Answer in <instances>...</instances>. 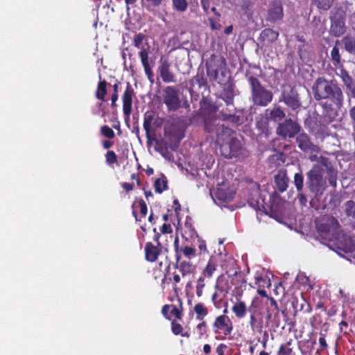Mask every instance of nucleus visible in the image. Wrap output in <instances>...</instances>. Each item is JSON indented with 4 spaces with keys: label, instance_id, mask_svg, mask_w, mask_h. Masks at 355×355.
I'll return each instance as SVG.
<instances>
[{
    "label": "nucleus",
    "instance_id": "obj_1",
    "mask_svg": "<svg viewBox=\"0 0 355 355\" xmlns=\"http://www.w3.org/2000/svg\"><path fill=\"white\" fill-rule=\"evenodd\" d=\"M314 98L319 101L329 99L321 106L324 112L329 116H336L343 105L344 96L341 88L334 80H327L324 77L318 78L312 86Z\"/></svg>",
    "mask_w": 355,
    "mask_h": 355
},
{
    "label": "nucleus",
    "instance_id": "obj_2",
    "mask_svg": "<svg viewBox=\"0 0 355 355\" xmlns=\"http://www.w3.org/2000/svg\"><path fill=\"white\" fill-rule=\"evenodd\" d=\"M251 89V98L253 103L257 106L266 107L273 99V94L270 90L261 85L257 78L248 70L245 74Z\"/></svg>",
    "mask_w": 355,
    "mask_h": 355
},
{
    "label": "nucleus",
    "instance_id": "obj_3",
    "mask_svg": "<svg viewBox=\"0 0 355 355\" xmlns=\"http://www.w3.org/2000/svg\"><path fill=\"white\" fill-rule=\"evenodd\" d=\"M317 231L322 239L334 241L338 237L340 225L338 220L331 216H323L315 221Z\"/></svg>",
    "mask_w": 355,
    "mask_h": 355
},
{
    "label": "nucleus",
    "instance_id": "obj_4",
    "mask_svg": "<svg viewBox=\"0 0 355 355\" xmlns=\"http://www.w3.org/2000/svg\"><path fill=\"white\" fill-rule=\"evenodd\" d=\"M229 135H224L221 138V142L216 144L219 146L220 153L223 157L227 159L236 157L241 154L242 144L241 141L235 136V132L231 129Z\"/></svg>",
    "mask_w": 355,
    "mask_h": 355
},
{
    "label": "nucleus",
    "instance_id": "obj_5",
    "mask_svg": "<svg viewBox=\"0 0 355 355\" xmlns=\"http://www.w3.org/2000/svg\"><path fill=\"white\" fill-rule=\"evenodd\" d=\"M306 176L309 190L316 196H322L326 189V181L323 179L322 168L314 164L307 172Z\"/></svg>",
    "mask_w": 355,
    "mask_h": 355
},
{
    "label": "nucleus",
    "instance_id": "obj_6",
    "mask_svg": "<svg viewBox=\"0 0 355 355\" xmlns=\"http://www.w3.org/2000/svg\"><path fill=\"white\" fill-rule=\"evenodd\" d=\"M204 130L212 138L216 139V143L221 142V138L228 132H231V128L220 123V120L216 116H207L204 120Z\"/></svg>",
    "mask_w": 355,
    "mask_h": 355
},
{
    "label": "nucleus",
    "instance_id": "obj_7",
    "mask_svg": "<svg viewBox=\"0 0 355 355\" xmlns=\"http://www.w3.org/2000/svg\"><path fill=\"white\" fill-rule=\"evenodd\" d=\"M279 101H283L287 107L297 112L302 107L300 94L295 87L283 86Z\"/></svg>",
    "mask_w": 355,
    "mask_h": 355
},
{
    "label": "nucleus",
    "instance_id": "obj_8",
    "mask_svg": "<svg viewBox=\"0 0 355 355\" xmlns=\"http://www.w3.org/2000/svg\"><path fill=\"white\" fill-rule=\"evenodd\" d=\"M162 101L168 112H175L181 107L178 89L174 86H166L162 92Z\"/></svg>",
    "mask_w": 355,
    "mask_h": 355
},
{
    "label": "nucleus",
    "instance_id": "obj_9",
    "mask_svg": "<svg viewBox=\"0 0 355 355\" xmlns=\"http://www.w3.org/2000/svg\"><path fill=\"white\" fill-rule=\"evenodd\" d=\"M345 12L342 9H338L332 14L330 17L331 26L329 30L332 36L338 37L345 33Z\"/></svg>",
    "mask_w": 355,
    "mask_h": 355
},
{
    "label": "nucleus",
    "instance_id": "obj_10",
    "mask_svg": "<svg viewBox=\"0 0 355 355\" xmlns=\"http://www.w3.org/2000/svg\"><path fill=\"white\" fill-rule=\"evenodd\" d=\"M301 130L300 125L291 119H286L282 123H279L276 132L284 138H293L297 135Z\"/></svg>",
    "mask_w": 355,
    "mask_h": 355
},
{
    "label": "nucleus",
    "instance_id": "obj_11",
    "mask_svg": "<svg viewBox=\"0 0 355 355\" xmlns=\"http://www.w3.org/2000/svg\"><path fill=\"white\" fill-rule=\"evenodd\" d=\"M215 334H223L225 337L230 336L234 329L232 321L226 315H220L215 318L212 324Z\"/></svg>",
    "mask_w": 355,
    "mask_h": 355
},
{
    "label": "nucleus",
    "instance_id": "obj_12",
    "mask_svg": "<svg viewBox=\"0 0 355 355\" xmlns=\"http://www.w3.org/2000/svg\"><path fill=\"white\" fill-rule=\"evenodd\" d=\"M225 65V60L223 57L217 58L215 55H211L209 60L206 62L207 75L211 81H215L218 77V64Z\"/></svg>",
    "mask_w": 355,
    "mask_h": 355
},
{
    "label": "nucleus",
    "instance_id": "obj_13",
    "mask_svg": "<svg viewBox=\"0 0 355 355\" xmlns=\"http://www.w3.org/2000/svg\"><path fill=\"white\" fill-rule=\"evenodd\" d=\"M135 95L134 89L130 83H127L125 89L122 96L123 112L125 120L128 121L132 113V98Z\"/></svg>",
    "mask_w": 355,
    "mask_h": 355
},
{
    "label": "nucleus",
    "instance_id": "obj_14",
    "mask_svg": "<svg viewBox=\"0 0 355 355\" xmlns=\"http://www.w3.org/2000/svg\"><path fill=\"white\" fill-rule=\"evenodd\" d=\"M297 147L304 153H319L320 150L318 145H315L306 133H299L295 139Z\"/></svg>",
    "mask_w": 355,
    "mask_h": 355
},
{
    "label": "nucleus",
    "instance_id": "obj_15",
    "mask_svg": "<svg viewBox=\"0 0 355 355\" xmlns=\"http://www.w3.org/2000/svg\"><path fill=\"white\" fill-rule=\"evenodd\" d=\"M256 189L248 199V204L250 207H252L257 211H261L266 214H268L269 209H270L268 205L264 202L263 199L260 198L259 186L256 184Z\"/></svg>",
    "mask_w": 355,
    "mask_h": 355
},
{
    "label": "nucleus",
    "instance_id": "obj_16",
    "mask_svg": "<svg viewBox=\"0 0 355 355\" xmlns=\"http://www.w3.org/2000/svg\"><path fill=\"white\" fill-rule=\"evenodd\" d=\"M284 17V9L282 2L279 0L273 1L269 6L266 20L275 23L281 21Z\"/></svg>",
    "mask_w": 355,
    "mask_h": 355
},
{
    "label": "nucleus",
    "instance_id": "obj_17",
    "mask_svg": "<svg viewBox=\"0 0 355 355\" xmlns=\"http://www.w3.org/2000/svg\"><path fill=\"white\" fill-rule=\"evenodd\" d=\"M157 71L162 81L166 83H175V75L171 69V64L166 59L162 58L159 60Z\"/></svg>",
    "mask_w": 355,
    "mask_h": 355
},
{
    "label": "nucleus",
    "instance_id": "obj_18",
    "mask_svg": "<svg viewBox=\"0 0 355 355\" xmlns=\"http://www.w3.org/2000/svg\"><path fill=\"white\" fill-rule=\"evenodd\" d=\"M207 88V81L205 77L204 72H198L189 81V92L191 96L194 94L198 95L202 89Z\"/></svg>",
    "mask_w": 355,
    "mask_h": 355
},
{
    "label": "nucleus",
    "instance_id": "obj_19",
    "mask_svg": "<svg viewBox=\"0 0 355 355\" xmlns=\"http://www.w3.org/2000/svg\"><path fill=\"white\" fill-rule=\"evenodd\" d=\"M174 267L178 270L182 277L193 275L196 270L195 266L190 261L181 260L178 255Z\"/></svg>",
    "mask_w": 355,
    "mask_h": 355
},
{
    "label": "nucleus",
    "instance_id": "obj_20",
    "mask_svg": "<svg viewBox=\"0 0 355 355\" xmlns=\"http://www.w3.org/2000/svg\"><path fill=\"white\" fill-rule=\"evenodd\" d=\"M174 250H175V257L177 259V255L180 257V259H182V256L183 255L186 258L191 259L196 256V250L194 248L185 245V246H180L179 245V239L176 237L174 241Z\"/></svg>",
    "mask_w": 355,
    "mask_h": 355
},
{
    "label": "nucleus",
    "instance_id": "obj_21",
    "mask_svg": "<svg viewBox=\"0 0 355 355\" xmlns=\"http://www.w3.org/2000/svg\"><path fill=\"white\" fill-rule=\"evenodd\" d=\"M163 247L153 245L151 242H147L144 247L145 259L149 262H155L161 254Z\"/></svg>",
    "mask_w": 355,
    "mask_h": 355
},
{
    "label": "nucleus",
    "instance_id": "obj_22",
    "mask_svg": "<svg viewBox=\"0 0 355 355\" xmlns=\"http://www.w3.org/2000/svg\"><path fill=\"white\" fill-rule=\"evenodd\" d=\"M139 56L141 59V64L144 67L146 75L148 77L149 81L153 83H154V73L151 67L148 62V51L146 49H142L139 52Z\"/></svg>",
    "mask_w": 355,
    "mask_h": 355
},
{
    "label": "nucleus",
    "instance_id": "obj_23",
    "mask_svg": "<svg viewBox=\"0 0 355 355\" xmlns=\"http://www.w3.org/2000/svg\"><path fill=\"white\" fill-rule=\"evenodd\" d=\"M286 116V114L279 106H275L272 109L265 110V117L267 121L277 122L282 121Z\"/></svg>",
    "mask_w": 355,
    "mask_h": 355
},
{
    "label": "nucleus",
    "instance_id": "obj_24",
    "mask_svg": "<svg viewBox=\"0 0 355 355\" xmlns=\"http://www.w3.org/2000/svg\"><path fill=\"white\" fill-rule=\"evenodd\" d=\"M279 37V32L273 30L272 28H265L263 29L260 35L259 40L260 42L264 44L269 45L275 42Z\"/></svg>",
    "mask_w": 355,
    "mask_h": 355
},
{
    "label": "nucleus",
    "instance_id": "obj_25",
    "mask_svg": "<svg viewBox=\"0 0 355 355\" xmlns=\"http://www.w3.org/2000/svg\"><path fill=\"white\" fill-rule=\"evenodd\" d=\"M338 236H339L338 234ZM335 240L337 241L336 244L340 250L345 253L352 252L355 250V245L351 239L342 236L341 237H337Z\"/></svg>",
    "mask_w": 355,
    "mask_h": 355
},
{
    "label": "nucleus",
    "instance_id": "obj_26",
    "mask_svg": "<svg viewBox=\"0 0 355 355\" xmlns=\"http://www.w3.org/2000/svg\"><path fill=\"white\" fill-rule=\"evenodd\" d=\"M288 182L286 171H279L275 175V187L280 193H283L287 189Z\"/></svg>",
    "mask_w": 355,
    "mask_h": 355
},
{
    "label": "nucleus",
    "instance_id": "obj_27",
    "mask_svg": "<svg viewBox=\"0 0 355 355\" xmlns=\"http://www.w3.org/2000/svg\"><path fill=\"white\" fill-rule=\"evenodd\" d=\"M248 311L250 313L249 324L251 329L254 331L257 328L261 329L262 326L261 322L258 321L257 315L260 314L258 313L257 306L254 301H252L251 304L248 307Z\"/></svg>",
    "mask_w": 355,
    "mask_h": 355
},
{
    "label": "nucleus",
    "instance_id": "obj_28",
    "mask_svg": "<svg viewBox=\"0 0 355 355\" xmlns=\"http://www.w3.org/2000/svg\"><path fill=\"white\" fill-rule=\"evenodd\" d=\"M232 311L234 313L236 318L242 319L246 316L248 311V307H247L244 301L241 299H237L232 307Z\"/></svg>",
    "mask_w": 355,
    "mask_h": 355
},
{
    "label": "nucleus",
    "instance_id": "obj_29",
    "mask_svg": "<svg viewBox=\"0 0 355 355\" xmlns=\"http://www.w3.org/2000/svg\"><path fill=\"white\" fill-rule=\"evenodd\" d=\"M222 281V276L217 279L216 284L215 285L216 291L211 295V302L216 307H218L220 302L222 301V298L218 299L219 293H224V295L227 293V290L225 289L224 287L220 285Z\"/></svg>",
    "mask_w": 355,
    "mask_h": 355
},
{
    "label": "nucleus",
    "instance_id": "obj_30",
    "mask_svg": "<svg viewBox=\"0 0 355 355\" xmlns=\"http://www.w3.org/2000/svg\"><path fill=\"white\" fill-rule=\"evenodd\" d=\"M340 44V42L339 40H336L330 54L331 61L336 68H340L343 66L338 46Z\"/></svg>",
    "mask_w": 355,
    "mask_h": 355
},
{
    "label": "nucleus",
    "instance_id": "obj_31",
    "mask_svg": "<svg viewBox=\"0 0 355 355\" xmlns=\"http://www.w3.org/2000/svg\"><path fill=\"white\" fill-rule=\"evenodd\" d=\"M155 119V113L153 111H147L144 115V129L148 141L152 139L150 137L151 125Z\"/></svg>",
    "mask_w": 355,
    "mask_h": 355
},
{
    "label": "nucleus",
    "instance_id": "obj_32",
    "mask_svg": "<svg viewBox=\"0 0 355 355\" xmlns=\"http://www.w3.org/2000/svg\"><path fill=\"white\" fill-rule=\"evenodd\" d=\"M222 99L227 105H234V91L232 84L227 85L221 93Z\"/></svg>",
    "mask_w": 355,
    "mask_h": 355
},
{
    "label": "nucleus",
    "instance_id": "obj_33",
    "mask_svg": "<svg viewBox=\"0 0 355 355\" xmlns=\"http://www.w3.org/2000/svg\"><path fill=\"white\" fill-rule=\"evenodd\" d=\"M171 331L175 336H181L182 337L189 338L190 333L189 331H184L182 325L175 320H173L171 323Z\"/></svg>",
    "mask_w": 355,
    "mask_h": 355
},
{
    "label": "nucleus",
    "instance_id": "obj_34",
    "mask_svg": "<svg viewBox=\"0 0 355 355\" xmlns=\"http://www.w3.org/2000/svg\"><path fill=\"white\" fill-rule=\"evenodd\" d=\"M343 46L345 49L350 53H352L355 52V37H352L349 35H347L340 42Z\"/></svg>",
    "mask_w": 355,
    "mask_h": 355
},
{
    "label": "nucleus",
    "instance_id": "obj_35",
    "mask_svg": "<svg viewBox=\"0 0 355 355\" xmlns=\"http://www.w3.org/2000/svg\"><path fill=\"white\" fill-rule=\"evenodd\" d=\"M155 192L157 193H162L164 191L168 189V181L166 177L164 175H162V177L157 178L154 183Z\"/></svg>",
    "mask_w": 355,
    "mask_h": 355
},
{
    "label": "nucleus",
    "instance_id": "obj_36",
    "mask_svg": "<svg viewBox=\"0 0 355 355\" xmlns=\"http://www.w3.org/2000/svg\"><path fill=\"white\" fill-rule=\"evenodd\" d=\"M107 82L106 80H101L98 83L97 89L95 92L96 98L102 101H105V96L107 94Z\"/></svg>",
    "mask_w": 355,
    "mask_h": 355
},
{
    "label": "nucleus",
    "instance_id": "obj_37",
    "mask_svg": "<svg viewBox=\"0 0 355 355\" xmlns=\"http://www.w3.org/2000/svg\"><path fill=\"white\" fill-rule=\"evenodd\" d=\"M193 311L196 314V318L198 320H203L209 313L208 309L202 302L197 303L193 307Z\"/></svg>",
    "mask_w": 355,
    "mask_h": 355
},
{
    "label": "nucleus",
    "instance_id": "obj_38",
    "mask_svg": "<svg viewBox=\"0 0 355 355\" xmlns=\"http://www.w3.org/2000/svg\"><path fill=\"white\" fill-rule=\"evenodd\" d=\"M293 340L290 338L285 344H282L277 351V355H293V350L291 347Z\"/></svg>",
    "mask_w": 355,
    "mask_h": 355
},
{
    "label": "nucleus",
    "instance_id": "obj_39",
    "mask_svg": "<svg viewBox=\"0 0 355 355\" xmlns=\"http://www.w3.org/2000/svg\"><path fill=\"white\" fill-rule=\"evenodd\" d=\"M267 315H266V319L270 320L272 318V313H274L275 316L279 314V309L278 307V304L276 302V300L271 297L270 300V306L268 307L267 311Z\"/></svg>",
    "mask_w": 355,
    "mask_h": 355
},
{
    "label": "nucleus",
    "instance_id": "obj_40",
    "mask_svg": "<svg viewBox=\"0 0 355 355\" xmlns=\"http://www.w3.org/2000/svg\"><path fill=\"white\" fill-rule=\"evenodd\" d=\"M338 69L340 70V73H338V76L342 79L345 87L354 83L352 77L349 74L347 70L344 69L343 66Z\"/></svg>",
    "mask_w": 355,
    "mask_h": 355
},
{
    "label": "nucleus",
    "instance_id": "obj_41",
    "mask_svg": "<svg viewBox=\"0 0 355 355\" xmlns=\"http://www.w3.org/2000/svg\"><path fill=\"white\" fill-rule=\"evenodd\" d=\"M216 270V264L213 261H209L202 270L201 275H203V277L211 278L212 277Z\"/></svg>",
    "mask_w": 355,
    "mask_h": 355
},
{
    "label": "nucleus",
    "instance_id": "obj_42",
    "mask_svg": "<svg viewBox=\"0 0 355 355\" xmlns=\"http://www.w3.org/2000/svg\"><path fill=\"white\" fill-rule=\"evenodd\" d=\"M172 5L173 9L180 12L186 11L188 7L187 0H172Z\"/></svg>",
    "mask_w": 355,
    "mask_h": 355
},
{
    "label": "nucleus",
    "instance_id": "obj_43",
    "mask_svg": "<svg viewBox=\"0 0 355 355\" xmlns=\"http://www.w3.org/2000/svg\"><path fill=\"white\" fill-rule=\"evenodd\" d=\"M327 174H328V181H329L330 186L336 188L337 186V176H338L337 170H336L333 168H329L327 169Z\"/></svg>",
    "mask_w": 355,
    "mask_h": 355
},
{
    "label": "nucleus",
    "instance_id": "obj_44",
    "mask_svg": "<svg viewBox=\"0 0 355 355\" xmlns=\"http://www.w3.org/2000/svg\"><path fill=\"white\" fill-rule=\"evenodd\" d=\"M294 184L298 192H301L304 187V176L302 172L296 173L294 175Z\"/></svg>",
    "mask_w": 355,
    "mask_h": 355
},
{
    "label": "nucleus",
    "instance_id": "obj_45",
    "mask_svg": "<svg viewBox=\"0 0 355 355\" xmlns=\"http://www.w3.org/2000/svg\"><path fill=\"white\" fill-rule=\"evenodd\" d=\"M345 212L347 216L355 218V202L353 200L347 201L345 205Z\"/></svg>",
    "mask_w": 355,
    "mask_h": 355
},
{
    "label": "nucleus",
    "instance_id": "obj_46",
    "mask_svg": "<svg viewBox=\"0 0 355 355\" xmlns=\"http://www.w3.org/2000/svg\"><path fill=\"white\" fill-rule=\"evenodd\" d=\"M145 38H146V35L144 33H136L133 37L132 44L136 48L141 49V50L142 49H144L141 46V45H142V43H143L144 40H145Z\"/></svg>",
    "mask_w": 355,
    "mask_h": 355
},
{
    "label": "nucleus",
    "instance_id": "obj_47",
    "mask_svg": "<svg viewBox=\"0 0 355 355\" xmlns=\"http://www.w3.org/2000/svg\"><path fill=\"white\" fill-rule=\"evenodd\" d=\"M105 162L110 166L118 162L117 155L114 150H108L105 155Z\"/></svg>",
    "mask_w": 355,
    "mask_h": 355
},
{
    "label": "nucleus",
    "instance_id": "obj_48",
    "mask_svg": "<svg viewBox=\"0 0 355 355\" xmlns=\"http://www.w3.org/2000/svg\"><path fill=\"white\" fill-rule=\"evenodd\" d=\"M318 8L320 10H328L332 6L334 0H314Z\"/></svg>",
    "mask_w": 355,
    "mask_h": 355
},
{
    "label": "nucleus",
    "instance_id": "obj_49",
    "mask_svg": "<svg viewBox=\"0 0 355 355\" xmlns=\"http://www.w3.org/2000/svg\"><path fill=\"white\" fill-rule=\"evenodd\" d=\"M206 277H203V275H200L197 280L196 284V295L198 297H200L203 293V289L205 286V279Z\"/></svg>",
    "mask_w": 355,
    "mask_h": 355
},
{
    "label": "nucleus",
    "instance_id": "obj_50",
    "mask_svg": "<svg viewBox=\"0 0 355 355\" xmlns=\"http://www.w3.org/2000/svg\"><path fill=\"white\" fill-rule=\"evenodd\" d=\"M220 14L217 13V17L209 18V25L211 30L216 31L221 28V25L220 24Z\"/></svg>",
    "mask_w": 355,
    "mask_h": 355
},
{
    "label": "nucleus",
    "instance_id": "obj_51",
    "mask_svg": "<svg viewBox=\"0 0 355 355\" xmlns=\"http://www.w3.org/2000/svg\"><path fill=\"white\" fill-rule=\"evenodd\" d=\"M101 134L109 139H112L115 137L113 130L107 125H103L101 128Z\"/></svg>",
    "mask_w": 355,
    "mask_h": 355
},
{
    "label": "nucleus",
    "instance_id": "obj_52",
    "mask_svg": "<svg viewBox=\"0 0 355 355\" xmlns=\"http://www.w3.org/2000/svg\"><path fill=\"white\" fill-rule=\"evenodd\" d=\"M180 301V300H179ZM180 302V309H178L175 305L171 304L170 313L171 315H174L176 319L181 320L182 318V304Z\"/></svg>",
    "mask_w": 355,
    "mask_h": 355
},
{
    "label": "nucleus",
    "instance_id": "obj_53",
    "mask_svg": "<svg viewBox=\"0 0 355 355\" xmlns=\"http://www.w3.org/2000/svg\"><path fill=\"white\" fill-rule=\"evenodd\" d=\"M223 117L225 120L229 121L236 125H240L242 123L241 116L234 114H223Z\"/></svg>",
    "mask_w": 355,
    "mask_h": 355
},
{
    "label": "nucleus",
    "instance_id": "obj_54",
    "mask_svg": "<svg viewBox=\"0 0 355 355\" xmlns=\"http://www.w3.org/2000/svg\"><path fill=\"white\" fill-rule=\"evenodd\" d=\"M144 5L148 9L150 7H159L164 0H141Z\"/></svg>",
    "mask_w": 355,
    "mask_h": 355
},
{
    "label": "nucleus",
    "instance_id": "obj_55",
    "mask_svg": "<svg viewBox=\"0 0 355 355\" xmlns=\"http://www.w3.org/2000/svg\"><path fill=\"white\" fill-rule=\"evenodd\" d=\"M318 341L320 344V348L317 350V353H319L320 351H324L328 347L324 334L320 333V338Z\"/></svg>",
    "mask_w": 355,
    "mask_h": 355
},
{
    "label": "nucleus",
    "instance_id": "obj_56",
    "mask_svg": "<svg viewBox=\"0 0 355 355\" xmlns=\"http://www.w3.org/2000/svg\"><path fill=\"white\" fill-rule=\"evenodd\" d=\"M266 119H261L260 120H257L256 121V127L261 130L262 132H265L266 130H268V122Z\"/></svg>",
    "mask_w": 355,
    "mask_h": 355
},
{
    "label": "nucleus",
    "instance_id": "obj_57",
    "mask_svg": "<svg viewBox=\"0 0 355 355\" xmlns=\"http://www.w3.org/2000/svg\"><path fill=\"white\" fill-rule=\"evenodd\" d=\"M138 202L140 207V214L141 216L145 217L148 212L147 205L143 199H140Z\"/></svg>",
    "mask_w": 355,
    "mask_h": 355
},
{
    "label": "nucleus",
    "instance_id": "obj_58",
    "mask_svg": "<svg viewBox=\"0 0 355 355\" xmlns=\"http://www.w3.org/2000/svg\"><path fill=\"white\" fill-rule=\"evenodd\" d=\"M207 322L204 320H202L200 323H199L196 326V329L198 330L199 334L200 336H203L204 334H205L207 333Z\"/></svg>",
    "mask_w": 355,
    "mask_h": 355
},
{
    "label": "nucleus",
    "instance_id": "obj_59",
    "mask_svg": "<svg viewBox=\"0 0 355 355\" xmlns=\"http://www.w3.org/2000/svg\"><path fill=\"white\" fill-rule=\"evenodd\" d=\"M165 264L166 265V274L164 275V279H162V284L164 283V282L168 280V281H171L172 280V278L171 277H168L167 278V275H169V272H170V266H171V261L170 260L168 259L167 257H166V259H165Z\"/></svg>",
    "mask_w": 355,
    "mask_h": 355
},
{
    "label": "nucleus",
    "instance_id": "obj_60",
    "mask_svg": "<svg viewBox=\"0 0 355 355\" xmlns=\"http://www.w3.org/2000/svg\"><path fill=\"white\" fill-rule=\"evenodd\" d=\"M173 291L175 293H178V290H180V288H178L177 284H179L181 281V277H180V275L173 273Z\"/></svg>",
    "mask_w": 355,
    "mask_h": 355
},
{
    "label": "nucleus",
    "instance_id": "obj_61",
    "mask_svg": "<svg viewBox=\"0 0 355 355\" xmlns=\"http://www.w3.org/2000/svg\"><path fill=\"white\" fill-rule=\"evenodd\" d=\"M160 231L162 234H170L173 230L170 224L164 223L160 227Z\"/></svg>",
    "mask_w": 355,
    "mask_h": 355
},
{
    "label": "nucleus",
    "instance_id": "obj_62",
    "mask_svg": "<svg viewBox=\"0 0 355 355\" xmlns=\"http://www.w3.org/2000/svg\"><path fill=\"white\" fill-rule=\"evenodd\" d=\"M170 304H165L162 308V313L167 320H171V318L168 316V311L171 309Z\"/></svg>",
    "mask_w": 355,
    "mask_h": 355
},
{
    "label": "nucleus",
    "instance_id": "obj_63",
    "mask_svg": "<svg viewBox=\"0 0 355 355\" xmlns=\"http://www.w3.org/2000/svg\"><path fill=\"white\" fill-rule=\"evenodd\" d=\"M346 88L348 90V92H349L348 94H347L348 96L349 97L355 98V83H353L350 85H347V87H346Z\"/></svg>",
    "mask_w": 355,
    "mask_h": 355
},
{
    "label": "nucleus",
    "instance_id": "obj_64",
    "mask_svg": "<svg viewBox=\"0 0 355 355\" xmlns=\"http://www.w3.org/2000/svg\"><path fill=\"white\" fill-rule=\"evenodd\" d=\"M227 348V345L225 344H220L216 347V352L218 355H225V349Z\"/></svg>",
    "mask_w": 355,
    "mask_h": 355
}]
</instances>
